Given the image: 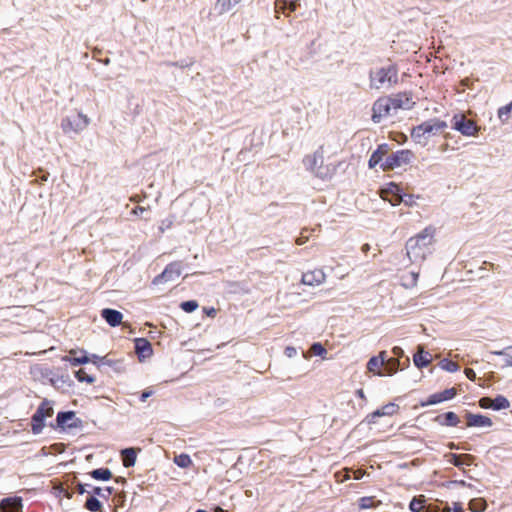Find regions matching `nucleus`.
<instances>
[{"label": "nucleus", "instance_id": "nucleus-1", "mask_svg": "<svg viewBox=\"0 0 512 512\" xmlns=\"http://www.w3.org/2000/svg\"><path fill=\"white\" fill-rule=\"evenodd\" d=\"M434 234L435 228L428 226L406 242L407 256L412 263L421 264L431 254Z\"/></svg>", "mask_w": 512, "mask_h": 512}, {"label": "nucleus", "instance_id": "nucleus-2", "mask_svg": "<svg viewBox=\"0 0 512 512\" xmlns=\"http://www.w3.org/2000/svg\"><path fill=\"white\" fill-rule=\"evenodd\" d=\"M369 87L373 90H390L398 84L399 69L397 64L388 61L369 71Z\"/></svg>", "mask_w": 512, "mask_h": 512}, {"label": "nucleus", "instance_id": "nucleus-3", "mask_svg": "<svg viewBox=\"0 0 512 512\" xmlns=\"http://www.w3.org/2000/svg\"><path fill=\"white\" fill-rule=\"evenodd\" d=\"M448 127L447 123L438 118H432L416 127L411 131L412 139L422 146H425L431 137L439 135Z\"/></svg>", "mask_w": 512, "mask_h": 512}, {"label": "nucleus", "instance_id": "nucleus-4", "mask_svg": "<svg viewBox=\"0 0 512 512\" xmlns=\"http://www.w3.org/2000/svg\"><path fill=\"white\" fill-rule=\"evenodd\" d=\"M53 413L52 403L47 399L43 400L31 418L32 433L40 434L45 427V419L52 417Z\"/></svg>", "mask_w": 512, "mask_h": 512}, {"label": "nucleus", "instance_id": "nucleus-5", "mask_svg": "<svg viewBox=\"0 0 512 512\" xmlns=\"http://www.w3.org/2000/svg\"><path fill=\"white\" fill-rule=\"evenodd\" d=\"M90 124V119L87 115L78 112L76 115L67 116L61 121V128L65 134L83 132Z\"/></svg>", "mask_w": 512, "mask_h": 512}, {"label": "nucleus", "instance_id": "nucleus-6", "mask_svg": "<svg viewBox=\"0 0 512 512\" xmlns=\"http://www.w3.org/2000/svg\"><path fill=\"white\" fill-rule=\"evenodd\" d=\"M452 129L458 131L461 135L466 137L476 136L480 127L475 121L466 118L463 113H456L452 118Z\"/></svg>", "mask_w": 512, "mask_h": 512}, {"label": "nucleus", "instance_id": "nucleus-7", "mask_svg": "<svg viewBox=\"0 0 512 512\" xmlns=\"http://www.w3.org/2000/svg\"><path fill=\"white\" fill-rule=\"evenodd\" d=\"M412 159V153L409 150H399L391 155L386 156L385 160L381 163L383 171L393 170L395 168L407 165Z\"/></svg>", "mask_w": 512, "mask_h": 512}, {"label": "nucleus", "instance_id": "nucleus-8", "mask_svg": "<svg viewBox=\"0 0 512 512\" xmlns=\"http://www.w3.org/2000/svg\"><path fill=\"white\" fill-rule=\"evenodd\" d=\"M392 100L389 97L378 98L372 107V121L374 123H380L381 120L389 115L393 111L391 106Z\"/></svg>", "mask_w": 512, "mask_h": 512}, {"label": "nucleus", "instance_id": "nucleus-9", "mask_svg": "<svg viewBox=\"0 0 512 512\" xmlns=\"http://www.w3.org/2000/svg\"><path fill=\"white\" fill-rule=\"evenodd\" d=\"M181 275V263L173 262L167 265L164 271L154 278V284H161L167 281H173Z\"/></svg>", "mask_w": 512, "mask_h": 512}, {"label": "nucleus", "instance_id": "nucleus-10", "mask_svg": "<svg viewBox=\"0 0 512 512\" xmlns=\"http://www.w3.org/2000/svg\"><path fill=\"white\" fill-rule=\"evenodd\" d=\"M479 406L483 409H493L496 411L507 409L510 407L508 399L502 395H498L495 399L482 397L479 400Z\"/></svg>", "mask_w": 512, "mask_h": 512}, {"label": "nucleus", "instance_id": "nucleus-11", "mask_svg": "<svg viewBox=\"0 0 512 512\" xmlns=\"http://www.w3.org/2000/svg\"><path fill=\"white\" fill-rule=\"evenodd\" d=\"M326 274L322 269H314L302 275V283L309 286H318L324 283Z\"/></svg>", "mask_w": 512, "mask_h": 512}, {"label": "nucleus", "instance_id": "nucleus-12", "mask_svg": "<svg viewBox=\"0 0 512 512\" xmlns=\"http://www.w3.org/2000/svg\"><path fill=\"white\" fill-rule=\"evenodd\" d=\"M135 351L140 361L149 358L153 353L151 343L145 338L135 339Z\"/></svg>", "mask_w": 512, "mask_h": 512}, {"label": "nucleus", "instance_id": "nucleus-13", "mask_svg": "<svg viewBox=\"0 0 512 512\" xmlns=\"http://www.w3.org/2000/svg\"><path fill=\"white\" fill-rule=\"evenodd\" d=\"M466 419L468 427H491L493 424L489 417L481 414H473L468 412L466 414Z\"/></svg>", "mask_w": 512, "mask_h": 512}, {"label": "nucleus", "instance_id": "nucleus-14", "mask_svg": "<svg viewBox=\"0 0 512 512\" xmlns=\"http://www.w3.org/2000/svg\"><path fill=\"white\" fill-rule=\"evenodd\" d=\"M389 98L392 100L391 106L394 112L398 109H409L413 104L407 93H399Z\"/></svg>", "mask_w": 512, "mask_h": 512}, {"label": "nucleus", "instance_id": "nucleus-15", "mask_svg": "<svg viewBox=\"0 0 512 512\" xmlns=\"http://www.w3.org/2000/svg\"><path fill=\"white\" fill-rule=\"evenodd\" d=\"M77 353H78V351L71 350L69 352L70 355L64 356L62 358V360L65 362H69L71 364V366H73V367H76L81 364H86V363L92 361V356L91 357L87 356L86 351L81 350L80 351V353L82 354L81 356H76Z\"/></svg>", "mask_w": 512, "mask_h": 512}, {"label": "nucleus", "instance_id": "nucleus-16", "mask_svg": "<svg viewBox=\"0 0 512 512\" xmlns=\"http://www.w3.org/2000/svg\"><path fill=\"white\" fill-rule=\"evenodd\" d=\"M75 419L73 411L59 412L56 417L57 426L61 428H76L78 423L72 422Z\"/></svg>", "mask_w": 512, "mask_h": 512}, {"label": "nucleus", "instance_id": "nucleus-17", "mask_svg": "<svg viewBox=\"0 0 512 512\" xmlns=\"http://www.w3.org/2000/svg\"><path fill=\"white\" fill-rule=\"evenodd\" d=\"M102 318L112 327H116L121 324L123 315L121 312L105 308L101 311Z\"/></svg>", "mask_w": 512, "mask_h": 512}, {"label": "nucleus", "instance_id": "nucleus-18", "mask_svg": "<svg viewBox=\"0 0 512 512\" xmlns=\"http://www.w3.org/2000/svg\"><path fill=\"white\" fill-rule=\"evenodd\" d=\"M0 509L2 512H20L22 509V502L20 498H5L0 502Z\"/></svg>", "mask_w": 512, "mask_h": 512}, {"label": "nucleus", "instance_id": "nucleus-19", "mask_svg": "<svg viewBox=\"0 0 512 512\" xmlns=\"http://www.w3.org/2000/svg\"><path fill=\"white\" fill-rule=\"evenodd\" d=\"M447 457H448V462H450L451 464H453L456 467H462L463 465L470 466V465H472V463L474 461V456H472L470 454L458 455V454L450 453L447 455Z\"/></svg>", "mask_w": 512, "mask_h": 512}, {"label": "nucleus", "instance_id": "nucleus-20", "mask_svg": "<svg viewBox=\"0 0 512 512\" xmlns=\"http://www.w3.org/2000/svg\"><path fill=\"white\" fill-rule=\"evenodd\" d=\"M389 146L387 144H381L378 148L372 153L368 165L369 168H374L376 165L382 162L383 157L388 154Z\"/></svg>", "mask_w": 512, "mask_h": 512}, {"label": "nucleus", "instance_id": "nucleus-21", "mask_svg": "<svg viewBox=\"0 0 512 512\" xmlns=\"http://www.w3.org/2000/svg\"><path fill=\"white\" fill-rule=\"evenodd\" d=\"M385 357H386V352L382 351V352H380L379 356L370 358L367 363L368 371L374 372L375 374L382 376L383 374L379 370V368L384 365Z\"/></svg>", "mask_w": 512, "mask_h": 512}, {"label": "nucleus", "instance_id": "nucleus-22", "mask_svg": "<svg viewBox=\"0 0 512 512\" xmlns=\"http://www.w3.org/2000/svg\"><path fill=\"white\" fill-rule=\"evenodd\" d=\"M431 360L432 355L429 352H425L422 347L418 348V352L413 357V362L418 368L428 366Z\"/></svg>", "mask_w": 512, "mask_h": 512}, {"label": "nucleus", "instance_id": "nucleus-23", "mask_svg": "<svg viewBox=\"0 0 512 512\" xmlns=\"http://www.w3.org/2000/svg\"><path fill=\"white\" fill-rule=\"evenodd\" d=\"M241 1L242 0H217L214 4V10L217 12L218 15H223L229 12Z\"/></svg>", "mask_w": 512, "mask_h": 512}, {"label": "nucleus", "instance_id": "nucleus-24", "mask_svg": "<svg viewBox=\"0 0 512 512\" xmlns=\"http://www.w3.org/2000/svg\"><path fill=\"white\" fill-rule=\"evenodd\" d=\"M137 451H140V449L136 448H125L121 451V456L123 460V465L125 467H132L135 465L136 457H137Z\"/></svg>", "mask_w": 512, "mask_h": 512}, {"label": "nucleus", "instance_id": "nucleus-25", "mask_svg": "<svg viewBox=\"0 0 512 512\" xmlns=\"http://www.w3.org/2000/svg\"><path fill=\"white\" fill-rule=\"evenodd\" d=\"M437 422H439L441 425L444 426H457L460 422L459 417L454 412H447L443 415H439L435 419Z\"/></svg>", "mask_w": 512, "mask_h": 512}, {"label": "nucleus", "instance_id": "nucleus-26", "mask_svg": "<svg viewBox=\"0 0 512 512\" xmlns=\"http://www.w3.org/2000/svg\"><path fill=\"white\" fill-rule=\"evenodd\" d=\"M401 195V188L395 183H390L386 189L382 190V198L384 200H395Z\"/></svg>", "mask_w": 512, "mask_h": 512}, {"label": "nucleus", "instance_id": "nucleus-27", "mask_svg": "<svg viewBox=\"0 0 512 512\" xmlns=\"http://www.w3.org/2000/svg\"><path fill=\"white\" fill-rule=\"evenodd\" d=\"M419 273L418 272H409L401 277V284L405 288H413L417 285Z\"/></svg>", "mask_w": 512, "mask_h": 512}, {"label": "nucleus", "instance_id": "nucleus-28", "mask_svg": "<svg viewBox=\"0 0 512 512\" xmlns=\"http://www.w3.org/2000/svg\"><path fill=\"white\" fill-rule=\"evenodd\" d=\"M92 478L107 481L112 478V472L108 468H99L90 472Z\"/></svg>", "mask_w": 512, "mask_h": 512}, {"label": "nucleus", "instance_id": "nucleus-29", "mask_svg": "<svg viewBox=\"0 0 512 512\" xmlns=\"http://www.w3.org/2000/svg\"><path fill=\"white\" fill-rule=\"evenodd\" d=\"M398 406L394 403H389L383 406L380 409L374 411V416L382 417V416H391L396 413Z\"/></svg>", "mask_w": 512, "mask_h": 512}, {"label": "nucleus", "instance_id": "nucleus-30", "mask_svg": "<svg viewBox=\"0 0 512 512\" xmlns=\"http://www.w3.org/2000/svg\"><path fill=\"white\" fill-rule=\"evenodd\" d=\"M85 508L91 512H97L101 511L102 504L96 497L90 496L85 502Z\"/></svg>", "mask_w": 512, "mask_h": 512}, {"label": "nucleus", "instance_id": "nucleus-31", "mask_svg": "<svg viewBox=\"0 0 512 512\" xmlns=\"http://www.w3.org/2000/svg\"><path fill=\"white\" fill-rule=\"evenodd\" d=\"M174 463L180 468H188L192 465V460L188 454H180L174 457Z\"/></svg>", "mask_w": 512, "mask_h": 512}, {"label": "nucleus", "instance_id": "nucleus-32", "mask_svg": "<svg viewBox=\"0 0 512 512\" xmlns=\"http://www.w3.org/2000/svg\"><path fill=\"white\" fill-rule=\"evenodd\" d=\"M389 202L396 206L400 203H404L407 206H412L414 204V197L411 194H402L400 197H398L395 200H389Z\"/></svg>", "mask_w": 512, "mask_h": 512}, {"label": "nucleus", "instance_id": "nucleus-33", "mask_svg": "<svg viewBox=\"0 0 512 512\" xmlns=\"http://www.w3.org/2000/svg\"><path fill=\"white\" fill-rule=\"evenodd\" d=\"M409 508L412 512H422L424 509L423 496L414 497L410 502Z\"/></svg>", "mask_w": 512, "mask_h": 512}, {"label": "nucleus", "instance_id": "nucleus-34", "mask_svg": "<svg viewBox=\"0 0 512 512\" xmlns=\"http://www.w3.org/2000/svg\"><path fill=\"white\" fill-rule=\"evenodd\" d=\"M512 111V101L505 105V106H502L498 109V117L499 119L505 123L508 121L509 119V114L510 112Z\"/></svg>", "mask_w": 512, "mask_h": 512}, {"label": "nucleus", "instance_id": "nucleus-35", "mask_svg": "<svg viewBox=\"0 0 512 512\" xmlns=\"http://www.w3.org/2000/svg\"><path fill=\"white\" fill-rule=\"evenodd\" d=\"M440 367L443 369V370H446L448 372H456L459 370V365L458 363L454 362V361H451V360H448V359H443L441 362H440Z\"/></svg>", "mask_w": 512, "mask_h": 512}, {"label": "nucleus", "instance_id": "nucleus-36", "mask_svg": "<svg viewBox=\"0 0 512 512\" xmlns=\"http://www.w3.org/2000/svg\"><path fill=\"white\" fill-rule=\"evenodd\" d=\"M75 377L79 382H87L88 384H92L95 381L93 376L88 375L83 369H79L75 372Z\"/></svg>", "mask_w": 512, "mask_h": 512}, {"label": "nucleus", "instance_id": "nucleus-37", "mask_svg": "<svg viewBox=\"0 0 512 512\" xmlns=\"http://www.w3.org/2000/svg\"><path fill=\"white\" fill-rule=\"evenodd\" d=\"M496 355H501L505 357V365L512 367V346L507 347L504 350L494 352Z\"/></svg>", "mask_w": 512, "mask_h": 512}, {"label": "nucleus", "instance_id": "nucleus-38", "mask_svg": "<svg viewBox=\"0 0 512 512\" xmlns=\"http://www.w3.org/2000/svg\"><path fill=\"white\" fill-rule=\"evenodd\" d=\"M303 163L308 170L313 171L315 166L318 164V156L316 154L307 155L303 159Z\"/></svg>", "mask_w": 512, "mask_h": 512}, {"label": "nucleus", "instance_id": "nucleus-39", "mask_svg": "<svg viewBox=\"0 0 512 512\" xmlns=\"http://www.w3.org/2000/svg\"><path fill=\"white\" fill-rule=\"evenodd\" d=\"M112 491H113V489L111 487H106V488L94 487L92 490V493L99 497L107 498L112 494Z\"/></svg>", "mask_w": 512, "mask_h": 512}, {"label": "nucleus", "instance_id": "nucleus-40", "mask_svg": "<svg viewBox=\"0 0 512 512\" xmlns=\"http://www.w3.org/2000/svg\"><path fill=\"white\" fill-rule=\"evenodd\" d=\"M92 362L100 365H108L112 366L114 364L113 360L109 359L108 356L100 357L98 355H92Z\"/></svg>", "mask_w": 512, "mask_h": 512}, {"label": "nucleus", "instance_id": "nucleus-41", "mask_svg": "<svg viewBox=\"0 0 512 512\" xmlns=\"http://www.w3.org/2000/svg\"><path fill=\"white\" fill-rule=\"evenodd\" d=\"M441 402H443V401L441 398V394L439 392V393H434V394L430 395L425 402L421 403V406H430V405H435V404H438Z\"/></svg>", "mask_w": 512, "mask_h": 512}, {"label": "nucleus", "instance_id": "nucleus-42", "mask_svg": "<svg viewBox=\"0 0 512 512\" xmlns=\"http://www.w3.org/2000/svg\"><path fill=\"white\" fill-rule=\"evenodd\" d=\"M181 309L187 313H191L198 308V303L194 300L184 301L180 305Z\"/></svg>", "mask_w": 512, "mask_h": 512}, {"label": "nucleus", "instance_id": "nucleus-43", "mask_svg": "<svg viewBox=\"0 0 512 512\" xmlns=\"http://www.w3.org/2000/svg\"><path fill=\"white\" fill-rule=\"evenodd\" d=\"M442 401H447L455 397L456 395V389L455 388H449L445 389L440 392Z\"/></svg>", "mask_w": 512, "mask_h": 512}, {"label": "nucleus", "instance_id": "nucleus-44", "mask_svg": "<svg viewBox=\"0 0 512 512\" xmlns=\"http://www.w3.org/2000/svg\"><path fill=\"white\" fill-rule=\"evenodd\" d=\"M276 18L278 19L280 16V13L285 14V11L287 10V4H284L281 0H276L274 3Z\"/></svg>", "mask_w": 512, "mask_h": 512}, {"label": "nucleus", "instance_id": "nucleus-45", "mask_svg": "<svg viewBox=\"0 0 512 512\" xmlns=\"http://www.w3.org/2000/svg\"><path fill=\"white\" fill-rule=\"evenodd\" d=\"M311 351L315 355L324 356L327 353V350L320 343H314L311 347Z\"/></svg>", "mask_w": 512, "mask_h": 512}, {"label": "nucleus", "instance_id": "nucleus-46", "mask_svg": "<svg viewBox=\"0 0 512 512\" xmlns=\"http://www.w3.org/2000/svg\"><path fill=\"white\" fill-rule=\"evenodd\" d=\"M173 223H174V218L168 217V218L162 220L159 230L161 232H164L165 230L170 229L172 227Z\"/></svg>", "mask_w": 512, "mask_h": 512}, {"label": "nucleus", "instance_id": "nucleus-47", "mask_svg": "<svg viewBox=\"0 0 512 512\" xmlns=\"http://www.w3.org/2000/svg\"><path fill=\"white\" fill-rule=\"evenodd\" d=\"M371 503H372V499L369 498V497H363L360 499V508L362 509H366V508H369L371 506Z\"/></svg>", "mask_w": 512, "mask_h": 512}, {"label": "nucleus", "instance_id": "nucleus-48", "mask_svg": "<svg viewBox=\"0 0 512 512\" xmlns=\"http://www.w3.org/2000/svg\"><path fill=\"white\" fill-rule=\"evenodd\" d=\"M284 353H285V355H286L288 358H292V357L296 356V354H297V350H296V348L289 346V347H286V349H285V352H284Z\"/></svg>", "mask_w": 512, "mask_h": 512}, {"label": "nucleus", "instance_id": "nucleus-49", "mask_svg": "<svg viewBox=\"0 0 512 512\" xmlns=\"http://www.w3.org/2000/svg\"><path fill=\"white\" fill-rule=\"evenodd\" d=\"M390 362H391V364H392V365H391V366H389V367L387 368V370H388V374L392 375V374H393V373H395V372H396V370H397L398 361H397V360H395V359H391V360H390Z\"/></svg>", "mask_w": 512, "mask_h": 512}, {"label": "nucleus", "instance_id": "nucleus-50", "mask_svg": "<svg viewBox=\"0 0 512 512\" xmlns=\"http://www.w3.org/2000/svg\"><path fill=\"white\" fill-rule=\"evenodd\" d=\"M464 372L468 379L472 381L476 379V373L473 369L466 368Z\"/></svg>", "mask_w": 512, "mask_h": 512}, {"label": "nucleus", "instance_id": "nucleus-51", "mask_svg": "<svg viewBox=\"0 0 512 512\" xmlns=\"http://www.w3.org/2000/svg\"><path fill=\"white\" fill-rule=\"evenodd\" d=\"M87 486H88L87 484H81V483H79V484L77 485V491H78V493H79V494H84V493H86V492H88V493H89V491H88V490H86V487H87Z\"/></svg>", "mask_w": 512, "mask_h": 512}, {"label": "nucleus", "instance_id": "nucleus-52", "mask_svg": "<svg viewBox=\"0 0 512 512\" xmlns=\"http://www.w3.org/2000/svg\"><path fill=\"white\" fill-rule=\"evenodd\" d=\"M151 395H152V391H143L140 396V400L142 402H145Z\"/></svg>", "mask_w": 512, "mask_h": 512}, {"label": "nucleus", "instance_id": "nucleus-53", "mask_svg": "<svg viewBox=\"0 0 512 512\" xmlns=\"http://www.w3.org/2000/svg\"><path fill=\"white\" fill-rule=\"evenodd\" d=\"M298 5H299V3L288 2L287 3V10H289V12H294L297 9Z\"/></svg>", "mask_w": 512, "mask_h": 512}, {"label": "nucleus", "instance_id": "nucleus-54", "mask_svg": "<svg viewBox=\"0 0 512 512\" xmlns=\"http://www.w3.org/2000/svg\"><path fill=\"white\" fill-rule=\"evenodd\" d=\"M392 352L395 356H398V357L402 356V354H403L402 348L397 347V346L392 349Z\"/></svg>", "mask_w": 512, "mask_h": 512}, {"label": "nucleus", "instance_id": "nucleus-55", "mask_svg": "<svg viewBox=\"0 0 512 512\" xmlns=\"http://www.w3.org/2000/svg\"><path fill=\"white\" fill-rule=\"evenodd\" d=\"M378 416H374V412H372L371 414H369L366 418L367 422L369 424H373L375 423V419L377 418Z\"/></svg>", "mask_w": 512, "mask_h": 512}, {"label": "nucleus", "instance_id": "nucleus-56", "mask_svg": "<svg viewBox=\"0 0 512 512\" xmlns=\"http://www.w3.org/2000/svg\"><path fill=\"white\" fill-rule=\"evenodd\" d=\"M356 395H357L359 398H361V399H363V400H366V396H365V393H364V390H363V389H358V390L356 391Z\"/></svg>", "mask_w": 512, "mask_h": 512}, {"label": "nucleus", "instance_id": "nucleus-57", "mask_svg": "<svg viewBox=\"0 0 512 512\" xmlns=\"http://www.w3.org/2000/svg\"><path fill=\"white\" fill-rule=\"evenodd\" d=\"M145 211V208L144 207H141V206H137L136 208L133 209L132 213L137 215L138 213H142Z\"/></svg>", "mask_w": 512, "mask_h": 512}, {"label": "nucleus", "instance_id": "nucleus-58", "mask_svg": "<svg viewBox=\"0 0 512 512\" xmlns=\"http://www.w3.org/2000/svg\"><path fill=\"white\" fill-rule=\"evenodd\" d=\"M306 241H307V237L300 236V237H298V238H297L296 243H297L298 245H302V244H304Z\"/></svg>", "mask_w": 512, "mask_h": 512}, {"label": "nucleus", "instance_id": "nucleus-59", "mask_svg": "<svg viewBox=\"0 0 512 512\" xmlns=\"http://www.w3.org/2000/svg\"><path fill=\"white\" fill-rule=\"evenodd\" d=\"M454 512H463V508L461 507L460 504H455L454 506Z\"/></svg>", "mask_w": 512, "mask_h": 512}, {"label": "nucleus", "instance_id": "nucleus-60", "mask_svg": "<svg viewBox=\"0 0 512 512\" xmlns=\"http://www.w3.org/2000/svg\"><path fill=\"white\" fill-rule=\"evenodd\" d=\"M369 249H370L369 244H364V245L362 246V251H363L364 253L368 252V251H369Z\"/></svg>", "mask_w": 512, "mask_h": 512}, {"label": "nucleus", "instance_id": "nucleus-61", "mask_svg": "<svg viewBox=\"0 0 512 512\" xmlns=\"http://www.w3.org/2000/svg\"><path fill=\"white\" fill-rule=\"evenodd\" d=\"M284 4H287L288 2H294L299 3L300 0H281Z\"/></svg>", "mask_w": 512, "mask_h": 512}, {"label": "nucleus", "instance_id": "nucleus-62", "mask_svg": "<svg viewBox=\"0 0 512 512\" xmlns=\"http://www.w3.org/2000/svg\"><path fill=\"white\" fill-rule=\"evenodd\" d=\"M216 313V310L214 308H212L211 310L208 311V315L210 316H214Z\"/></svg>", "mask_w": 512, "mask_h": 512}, {"label": "nucleus", "instance_id": "nucleus-63", "mask_svg": "<svg viewBox=\"0 0 512 512\" xmlns=\"http://www.w3.org/2000/svg\"><path fill=\"white\" fill-rule=\"evenodd\" d=\"M455 483H457V484H459V485H461V486H465V485H466L465 481H463V480H461V481H455Z\"/></svg>", "mask_w": 512, "mask_h": 512}, {"label": "nucleus", "instance_id": "nucleus-64", "mask_svg": "<svg viewBox=\"0 0 512 512\" xmlns=\"http://www.w3.org/2000/svg\"><path fill=\"white\" fill-rule=\"evenodd\" d=\"M450 448L455 449V448H457V447H456V445H455L454 443H451V444H450Z\"/></svg>", "mask_w": 512, "mask_h": 512}]
</instances>
